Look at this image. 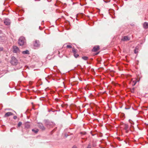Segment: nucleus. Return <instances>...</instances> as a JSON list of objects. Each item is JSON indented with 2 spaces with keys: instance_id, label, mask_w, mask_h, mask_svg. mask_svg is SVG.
Returning a JSON list of instances; mask_svg holds the SVG:
<instances>
[{
  "instance_id": "nucleus-1",
  "label": "nucleus",
  "mask_w": 148,
  "mask_h": 148,
  "mask_svg": "<svg viewBox=\"0 0 148 148\" xmlns=\"http://www.w3.org/2000/svg\"><path fill=\"white\" fill-rule=\"evenodd\" d=\"M10 63L12 65H16L17 64L18 62L17 59L14 57L12 56L11 58Z\"/></svg>"
},
{
  "instance_id": "nucleus-2",
  "label": "nucleus",
  "mask_w": 148,
  "mask_h": 148,
  "mask_svg": "<svg viewBox=\"0 0 148 148\" xmlns=\"http://www.w3.org/2000/svg\"><path fill=\"white\" fill-rule=\"evenodd\" d=\"M25 42V38L24 37H21L19 38L18 43L20 46L23 45Z\"/></svg>"
},
{
  "instance_id": "nucleus-3",
  "label": "nucleus",
  "mask_w": 148,
  "mask_h": 148,
  "mask_svg": "<svg viewBox=\"0 0 148 148\" xmlns=\"http://www.w3.org/2000/svg\"><path fill=\"white\" fill-rule=\"evenodd\" d=\"M13 52L15 53H18L19 52L18 48L16 46H14L13 47Z\"/></svg>"
},
{
  "instance_id": "nucleus-4",
  "label": "nucleus",
  "mask_w": 148,
  "mask_h": 148,
  "mask_svg": "<svg viewBox=\"0 0 148 148\" xmlns=\"http://www.w3.org/2000/svg\"><path fill=\"white\" fill-rule=\"evenodd\" d=\"M130 38L128 36H125L123 37L121 40L123 41H126L130 40Z\"/></svg>"
},
{
  "instance_id": "nucleus-5",
  "label": "nucleus",
  "mask_w": 148,
  "mask_h": 148,
  "mask_svg": "<svg viewBox=\"0 0 148 148\" xmlns=\"http://www.w3.org/2000/svg\"><path fill=\"white\" fill-rule=\"evenodd\" d=\"M40 45L39 42L37 40H35L34 43V46L36 47H38Z\"/></svg>"
},
{
  "instance_id": "nucleus-6",
  "label": "nucleus",
  "mask_w": 148,
  "mask_h": 148,
  "mask_svg": "<svg viewBox=\"0 0 148 148\" xmlns=\"http://www.w3.org/2000/svg\"><path fill=\"white\" fill-rule=\"evenodd\" d=\"M99 49V46H97L94 47L92 51L94 52H96L98 51Z\"/></svg>"
},
{
  "instance_id": "nucleus-7",
  "label": "nucleus",
  "mask_w": 148,
  "mask_h": 148,
  "mask_svg": "<svg viewBox=\"0 0 148 148\" xmlns=\"http://www.w3.org/2000/svg\"><path fill=\"white\" fill-rule=\"evenodd\" d=\"M38 127L42 130H44L45 129V127L41 123H39Z\"/></svg>"
},
{
  "instance_id": "nucleus-8",
  "label": "nucleus",
  "mask_w": 148,
  "mask_h": 148,
  "mask_svg": "<svg viewBox=\"0 0 148 148\" xmlns=\"http://www.w3.org/2000/svg\"><path fill=\"white\" fill-rule=\"evenodd\" d=\"M13 115V114L10 112H8L6 113L4 115V117H7L9 116L12 115Z\"/></svg>"
},
{
  "instance_id": "nucleus-9",
  "label": "nucleus",
  "mask_w": 148,
  "mask_h": 148,
  "mask_svg": "<svg viewBox=\"0 0 148 148\" xmlns=\"http://www.w3.org/2000/svg\"><path fill=\"white\" fill-rule=\"evenodd\" d=\"M4 23L6 25H9L10 24V21L9 19H6L4 21Z\"/></svg>"
},
{
  "instance_id": "nucleus-10",
  "label": "nucleus",
  "mask_w": 148,
  "mask_h": 148,
  "mask_svg": "<svg viewBox=\"0 0 148 148\" xmlns=\"http://www.w3.org/2000/svg\"><path fill=\"white\" fill-rule=\"evenodd\" d=\"M124 129L126 130V132H128V131L129 126L127 124H125L124 125Z\"/></svg>"
},
{
  "instance_id": "nucleus-11",
  "label": "nucleus",
  "mask_w": 148,
  "mask_h": 148,
  "mask_svg": "<svg viewBox=\"0 0 148 148\" xmlns=\"http://www.w3.org/2000/svg\"><path fill=\"white\" fill-rule=\"evenodd\" d=\"M143 26L144 28L147 29L148 28V23L145 22L143 24Z\"/></svg>"
},
{
  "instance_id": "nucleus-12",
  "label": "nucleus",
  "mask_w": 148,
  "mask_h": 148,
  "mask_svg": "<svg viewBox=\"0 0 148 148\" xmlns=\"http://www.w3.org/2000/svg\"><path fill=\"white\" fill-rule=\"evenodd\" d=\"M22 53L23 54H29V52L28 50H26L25 51H23L22 52Z\"/></svg>"
},
{
  "instance_id": "nucleus-13",
  "label": "nucleus",
  "mask_w": 148,
  "mask_h": 148,
  "mask_svg": "<svg viewBox=\"0 0 148 148\" xmlns=\"http://www.w3.org/2000/svg\"><path fill=\"white\" fill-rule=\"evenodd\" d=\"M33 132H34L35 133H37L38 132L39 130L38 129H33L32 130Z\"/></svg>"
},
{
  "instance_id": "nucleus-14",
  "label": "nucleus",
  "mask_w": 148,
  "mask_h": 148,
  "mask_svg": "<svg viewBox=\"0 0 148 148\" xmlns=\"http://www.w3.org/2000/svg\"><path fill=\"white\" fill-rule=\"evenodd\" d=\"M72 52L73 53H77V50L74 48H73L72 49Z\"/></svg>"
},
{
  "instance_id": "nucleus-15",
  "label": "nucleus",
  "mask_w": 148,
  "mask_h": 148,
  "mask_svg": "<svg viewBox=\"0 0 148 148\" xmlns=\"http://www.w3.org/2000/svg\"><path fill=\"white\" fill-rule=\"evenodd\" d=\"M138 49L137 47H136L135 49L134 50V53H136L138 52Z\"/></svg>"
},
{
  "instance_id": "nucleus-16",
  "label": "nucleus",
  "mask_w": 148,
  "mask_h": 148,
  "mask_svg": "<svg viewBox=\"0 0 148 148\" xmlns=\"http://www.w3.org/2000/svg\"><path fill=\"white\" fill-rule=\"evenodd\" d=\"M82 58L84 60H87L88 59V57L86 56H84L82 57Z\"/></svg>"
},
{
  "instance_id": "nucleus-17",
  "label": "nucleus",
  "mask_w": 148,
  "mask_h": 148,
  "mask_svg": "<svg viewBox=\"0 0 148 148\" xmlns=\"http://www.w3.org/2000/svg\"><path fill=\"white\" fill-rule=\"evenodd\" d=\"M74 55L75 57L76 58L78 57L79 56V55L78 54H77L76 53H74Z\"/></svg>"
},
{
  "instance_id": "nucleus-18",
  "label": "nucleus",
  "mask_w": 148,
  "mask_h": 148,
  "mask_svg": "<svg viewBox=\"0 0 148 148\" xmlns=\"http://www.w3.org/2000/svg\"><path fill=\"white\" fill-rule=\"evenodd\" d=\"M22 124V123L21 122H20L18 123V127H20Z\"/></svg>"
},
{
  "instance_id": "nucleus-19",
  "label": "nucleus",
  "mask_w": 148,
  "mask_h": 148,
  "mask_svg": "<svg viewBox=\"0 0 148 148\" xmlns=\"http://www.w3.org/2000/svg\"><path fill=\"white\" fill-rule=\"evenodd\" d=\"M103 1L106 3H107L109 2L110 1V0H103Z\"/></svg>"
},
{
  "instance_id": "nucleus-20",
  "label": "nucleus",
  "mask_w": 148,
  "mask_h": 148,
  "mask_svg": "<svg viewBox=\"0 0 148 148\" xmlns=\"http://www.w3.org/2000/svg\"><path fill=\"white\" fill-rule=\"evenodd\" d=\"M68 48H71L72 46L70 45H67L66 46Z\"/></svg>"
},
{
  "instance_id": "nucleus-21",
  "label": "nucleus",
  "mask_w": 148,
  "mask_h": 148,
  "mask_svg": "<svg viewBox=\"0 0 148 148\" xmlns=\"http://www.w3.org/2000/svg\"><path fill=\"white\" fill-rule=\"evenodd\" d=\"M87 148H91L90 145H88Z\"/></svg>"
},
{
  "instance_id": "nucleus-22",
  "label": "nucleus",
  "mask_w": 148,
  "mask_h": 148,
  "mask_svg": "<svg viewBox=\"0 0 148 148\" xmlns=\"http://www.w3.org/2000/svg\"><path fill=\"white\" fill-rule=\"evenodd\" d=\"M17 117L16 116H14L13 117L14 119H16L17 118Z\"/></svg>"
},
{
  "instance_id": "nucleus-23",
  "label": "nucleus",
  "mask_w": 148,
  "mask_h": 148,
  "mask_svg": "<svg viewBox=\"0 0 148 148\" xmlns=\"http://www.w3.org/2000/svg\"><path fill=\"white\" fill-rule=\"evenodd\" d=\"M3 49V48L0 47V51L2 50Z\"/></svg>"
},
{
  "instance_id": "nucleus-24",
  "label": "nucleus",
  "mask_w": 148,
  "mask_h": 148,
  "mask_svg": "<svg viewBox=\"0 0 148 148\" xmlns=\"http://www.w3.org/2000/svg\"><path fill=\"white\" fill-rule=\"evenodd\" d=\"M129 121L130 122V123H132H132L131 122V120H129Z\"/></svg>"
},
{
  "instance_id": "nucleus-25",
  "label": "nucleus",
  "mask_w": 148,
  "mask_h": 148,
  "mask_svg": "<svg viewBox=\"0 0 148 148\" xmlns=\"http://www.w3.org/2000/svg\"><path fill=\"white\" fill-rule=\"evenodd\" d=\"M125 108L126 109H129V108Z\"/></svg>"
},
{
  "instance_id": "nucleus-26",
  "label": "nucleus",
  "mask_w": 148,
  "mask_h": 148,
  "mask_svg": "<svg viewBox=\"0 0 148 148\" xmlns=\"http://www.w3.org/2000/svg\"><path fill=\"white\" fill-rule=\"evenodd\" d=\"M58 53L59 54L60 53V52L59 51H58Z\"/></svg>"
},
{
  "instance_id": "nucleus-27",
  "label": "nucleus",
  "mask_w": 148,
  "mask_h": 148,
  "mask_svg": "<svg viewBox=\"0 0 148 148\" xmlns=\"http://www.w3.org/2000/svg\"><path fill=\"white\" fill-rule=\"evenodd\" d=\"M40 0H37V1H40Z\"/></svg>"
},
{
  "instance_id": "nucleus-28",
  "label": "nucleus",
  "mask_w": 148,
  "mask_h": 148,
  "mask_svg": "<svg viewBox=\"0 0 148 148\" xmlns=\"http://www.w3.org/2000/svg\"><path fill=\"white\" fill-rule=\"evenodd\" d=\"M134 90V88H133V90Z\"/></svg>"
}]
</instances>
